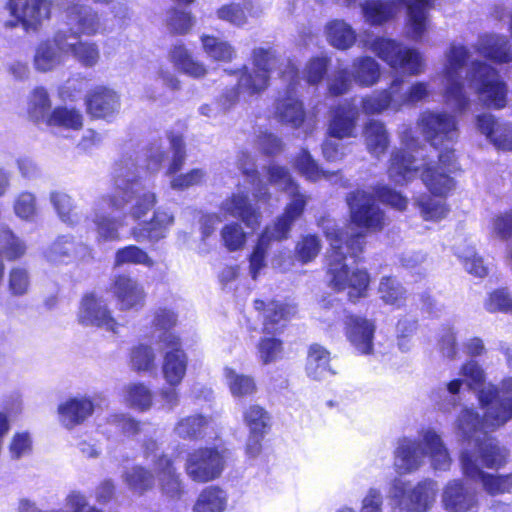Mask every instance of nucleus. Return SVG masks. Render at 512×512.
<instances>
[{
    "mask_svg": "<svg viewBox=\"0 0 512 512\" xmlns=\"http://www.w3.org/2000/svg\"><path fill=\"white\" fill-rule=\"evenodd\" d=\"M433 0H364L360 4L366 23L372 26L391 21L403 5L407 8L406 36L416 42L422 41L431 28L429 9Z\"/></svg>",
    "mask_w": 512,
    "mask_h": 512,
    "instance_id": "nucleus-3",
    "label": "nucleus"
},
{
    "mask_svg": "<svg viewBox=\"0 0 512 512\" xmlns=\"http://www.w3.org/2000/svg\"><path fill=\"white\" fill-rule=\"evenodd\" d=\"M404 83L400 77L395 78L388 89L374 91L361 101V108L366 115H378L387 109L400 110L397 100L400 86Z\"/></svg>",
    "mask_w": 512,
    "mask_h": 512,
    "instance_id": "nucleus-34",
    "label": "nucleus"
},
{
    "mask_svg": "<svg viewBox=\"0 0 512 512\" xmlns=\"http://www.w3.org/2000/svg\"><path fill=\"white\" fill-rule=\"evenodd\" d=\"M246 426L251 434H265L269 428L270 416L268 412L259 405H250L243 413Z\"/></svg>",
    "mask_w": 512,
    "mask_h": 512,
    "instance_id": "nucleus-62",
    "label": "nucleus"
},
{
    "mask_svg": "<svg viewBox=\"0 0 512 512\" xmlns=\"http://www.w3.org/2000/svg\"><path fill=\"white\" fill-rule=\"evenodd\" d=\"M287 194L290 201L283 215L277 219L274 225L267 227V229H272V234L276 239L287 238L291 226L302 215L309 200L306 194L299 191V187L295 188V191H289Z\"/></svg>",
    "mask_w": 512,
    "mask_h": 512,
    "instance_id": "nucleus-35",
    "label": "nucleus"
},
{
    "mask_svg": "<svg viewBox=\"0 0 512 512\" xmlns=\"http://www.w3.org/2000/svg\"><path fill=\"white\" fill-rule=\"evenodd\" d=\"M169 59L177 70L193 78H203L207 74L206 66L196 60L182 42H177L172 46Z\"/></svg>",
    "mask_w": 512,
    "mask_h": 512,
    "instance_id": "nucleus-40",
    "label": "nucleus"
},
{
    "mask_svg": "<svg viewBox=\"0 0 512 512\" xmlns=\"http://www.w3.org/2000/svg\"><path fill=\"white\" fill-rule=\"evenodd\" d=\"M50 201L59 218L64 223L75 225L79 222V214L76 211L72 198L68 194L60 191H53L50 193Z\"/></svg>",
    "mask_w": 512,
    "mask_h": 512,
    "instance_id": "nucleus-57",
    "label": "nucleus"
},
{
    "mask_svg": "<svg viewBox=\"0 0 512 512\" xmlns=\"http://www.w3.org/2000/svg\"><path fill=\"white\" fill-rule=\"evenodd\" d=\"M95 410L94 398L89 395L70 397L58 406L59 420L67 429L84 423Z\"/></svg>",
    "mask_w": 512,
    "mask_h": 512,
    "instance_id": "nucleus-26",
    "label": "nucleus"
},
{
    "mask_svg": "<svg viewBox=\"0 0 512 512\" xmlns=\"http://www.w3.org/2000/svg\"><path fill=\"white\" fill-rule=\"evenodd\" d=\"M283 342L275 336H264L257 344L258 358L264 365L276 362L283 354Z\"/></svg>",
    "mask_w": 512,
    "mask_h": 512,
    "instance_id": "nucleus-63",
    "label": "nucleus"
},
{
    "mask_svg": "<svg viewBox=\"0 0 512 512\" xmlns=\"http://www.w3.org/2000/svg\"><path fill=\"white\" fill-rule=\"evenodd\" d=\"M227 503V495L217 486H209L201 491L194 507V512H223Z\"/></svg>",
    "mask_w": 512,
    "mask_h": 512,
    "instance_id": "nucleus-50",
    "label": "nucleus"
},
{
    "mask_svg": "<svg viewBox=\"0 0 512 512\" xmlns=\"http://www.w3.org/2000/svg\"><path fill=\"white\" fill-rule=\"evenodd\" d=\"M363 138L367 151L376 158L384 155L390 144L389 134L384 123L375 119L365 123Z\"/></svg>",
    "mask_w": 512,
    "mask_h": 512,
    "instance_id": "nucleus-41",
    "label": "nucleus"
},
{
    "mask_svg": "<svg viewBox=\"0 0 512 512\" xmlns=\"http://www.w3.org/2000/svg\"><path fill=\"white\" fill-rule=\"evenodd\" d=\"M378 293L386 304L400 307L404 303L406 291L395 278L382 277Z\"/></svg>",
    "mask_w": 512,
    "mask_h": 512,
    "instance_id": "nucleus-60",
    "label": "nucleus"
},
{
    "mask_svg": "<svg viewBox=\"0 0 512 512\" xmlns=\"http://www.w3.org/2000/svg\"><path fill=\"white\" fill-rule=\"evenodd\" d=\"M475 48L482 56L498 63L512 61L508 40L505 36L485 34L479 37Z\"/></svg>",
    "mask_w": 512,
    "mask_h": 512,
    "instance_id": "nucleus-39",
    "label": "nucleus"
},
{
    "mask_svg": "<svg viewBox=\"0 0 512 512\" xmlns=\"http://www.w3.org/2000/svg\"><path fill=\"white\" fill-rule=\"evenodd\" d=\"M251 58L253 67L259 72H265L269 78L280 60L279 54L272 46L254 48Z\"/></svg>",
    "mask_w": 512,
    "mask_h": 512,
    "instance_id": "nucleus-61",
    "label": "nucleus"
},
{
    "mask_svg": "<svg viewBox=\"0 0 512 512\" xmlns=\"http://www.w3.org/2000/svg\"><path fill=\"white\" fill-rule=\"evenodd\" d=\"M109 206L108 195L99 199L94 208L92 221L99 242L120 240L119 229L124 226V217H112L106 213Z\"/></svg>",
    "mask_w": 512,
    "mask_h": 512,
    "instance_id": "nucleus-31",
    "label": "nucleus"
},
{
    "mask_svg": "<svg viewBox=\"0 0 512 512\" xmlns=\"http://www.w3.org/2000/svg\"><path fill=\"white\" fill-rule=\"evenodd\" d=\"M228 460V451L216 447H201L187 455L185 470L194 482L205 483L217 479Z\"/></svg>",
    "mask_w": 512,
    "mask_h": 512,
    "instance_id": "nucleus-12",
    "label": "nucleus"
},
{
    "mask_svg": "<svg viewBox=\"0 0 512 512\" xmlns=\"http://www.w3.org/2000/svg\"><path fill=\"white\" fill-rule=\"evenodd\" d=\"M160 349L164 351L162 374L168 385L177 387L187 371L188 357L181 348L180 338L174 333L165 332L160 337Z\"/></svg>",
    "mask_w": 512,
    "mask_h": 512,
    "instance_id": "nucleus-17",
    "label": "nucleus"
},
{
    "mask_svg": "<svg viewBox=\"0 0 512 512\" xmlns=\"http://www.w3.org/2000/svg\"><path fill=\"white\" fill-rule=\"evenodd\" d=\"M156 355L152 347L139 345L131 351L130 363L137 372H150L155 369Z\"/></svg>",
    "mask_w": 512,
    "mask_h": 512,
    "instance_id": "nucleus-64",
    "label": "nucleus"
},
{
    "mask_svg": "<svg viewBox=\"0 0 512 512\" xmlns=\"http://www.w3.org/2000/svg\"><path fill=\"white\" fill-rule=\"evenodd\" d=\"M381 78L380 64L370 56H361L353 60L351 71L340 69L329 80L328 88L334 96L343 95L352 88V82L360 87L376 85Z\"/></svg>",
    "mask_w": 512,
    "mask_h": 512,
    "instance_id": "nucleus-10",
    "label": "nucleus"
},
{
    "mask_svg": "<svg viewBox=\"0 0 512 512\" xmlns=\"http://www.w3.org/2000/svg\"><path fill=\"white\" fill-rule=\"evenodd\" d=\"M154 470L162 495L170 500L180 499L184 494V487L172 459L160 455L154 462Z\"/></svg>",
    "mask_w": 512,
    "mask_h": 512,
    "instance_id": "nucleus-30",
    "label": "nucleus"
},
{
    "mask_svg": "<svg viewBox=\"0 0 512 512\" xmlns=\"http://www.w3.org/2000/svg\"><path fill=\"white\" fill-rule=\"evenodd\" d=\"M319 225L329 242L326 253V276L330 287L341 291L349 289L351 301L364 297L369 285V276L363 270H351L347 263L350 258H358L363 252L365 241L361 232L348 234L338 228L335 221L323 218Z\"/></svg>",
    "mask_w": 512,
    "mask_h": 512,
    "instance_id": "nucleus-1",
    "label": "nucleus"
},
{
    "mask_svg": "<svg viewBox=\"0 0 512 512\" xmlns=\"http://www.w3.org/2000/svg\"><path fill=\"white\" fill-rule=\"evenodd\" d=\"M478 400L484 410L482 418L473 409L464 408L455 421L456 434L474 445L462 452L470 451L477 456L479 446L493 439L487 437V433L499 429L512 419V377L503 379L499 386L489 385L481 389Z\"/></svg>",
    "mask_w": 512,
    "mask_h": 512,
    "instance_id": "nucleus-2",
    "label": "nucleus"
},
{
    "mask_svg": "<svg viewBox=\"0 0 512 512\" xmlns=\"http://www.w3.org/2000/svg\"><path fill=\"white\" fill-rule=\"evenodd\" d=\"M84 118L82 113L72 107L58 106L47 118L46 125L59 131H78L82 129Z\"/></svg>",
    "mask_w": 512,
    "mask_h": 512,
    "instance_id": "nucleus-43",
    "label": "nucleus"
},
{
    "mask_svg": "<svg viewBox=\"0 0 512 512\" xmlns=\"http://www.w3.org/2000/svg\"><path fill=\"white\" fill-rule=\"evenodd\" d=\"M237 88L244 95L254 96L263 93L269 86L270 78L265 72H259L256 68L249 69L243 66L239 72Z\"/></svg>",
    "mask_w": 512,
    "mask_h": 512,
    "instance_id": "nucleus-45",
    "label": "nucleus"
},
{
    "mask_svg": "<svg viewBox=\"0 0 512 512\" xmlns=\"http://www.w3.org/2000/svg\"><path fill=\"white\" fill-rule=\"evenodd\" d=\"M437 159H423L420 178L433 195L446 196L455 187L454 178L451 176L456 169L454 151H441L437 154Z\"/></svg>",
    "mask_w": 512,
    "mask_h": 512,
    "instance_id": "nucleus-13",
    "label": "nucleus"
},
{
    "mask_svg": "<svg viewBox=\"0 0 512 512\" xmlns=\"http://www.w3.org/2000/svg\"><path fill=\"white\" fill-rule=\"evenodd\" d=\"M418 126L425 139L435 149L452 150L459 137L458 122L447 112L426 111L418 119Z\"/></svg>",
    "mask_w": 512,
    "mask_h": 512,
    "instance_id": "nucleus-11",
    "label": "nucleus"
},
{
    "mask_svg": "<svg viewBox=\"0 0 512 512\" xmlns=\"http://www.w3.org/2000/svg\"><path fill=\"white\" fill-rule=\"evenodd\" d=\"M51 111V100L47 90L43 87L34 88L28 97L29 118L36 123L46 124Z\"/></svg>",
    "mask_w": 512,
    "mask_h": 512,
    "instance_id": "nucleus-49",
    "label": "nucleus"
},
{
    "mask_svg": "<svg viewBox=\"0 0 512 512\" xmlns=\"http://www.w3.org/2000/svg\"><path fill=\"white\" fill-rule=\"evenodd\" d=\"M402 142L405 145V149L393 152L390 159V165L388 169L389 178L396 184L403 185L413 180L422 168L423 159L426 161L433 160L432 158H426L422 155L420 150H416V155H413L411 151L414 150L416 141L411 138L408 140V136L405 134L402 137Z\"/></svg>",
    "mask_w": 512,
    "mask_h": 512,
    "instance_id": "nucleus-16",
    "label": "nucleus"
},
{
    "mask_svg": "<svg viewBox=\"0 0 512 512\" xmlns=\"http://www.w3.org/2000/svg\"><path fill=\"white\" fill-rule=\"evenodd\" d=\"M282 76L284 80L289 81V85L284 94L276 100L275 116L281 123L299 128L305 120L303 103L298 99L295 91L296 84L299 83V70L289 62Z\"/></svg>",
    "mask_w": 512,
    "mask_h": 512,
    "instance_id": "nucleus-15",
    "label": "nucleus"
},
{
    "mask_svg": "<svg viewBox=\"0 0 512 512\" xmlns=\"http://www.w3.org/2000/svg\"><path fill=\"white\" fill-rule=\"evenodd\" d=\"M254 307L262 316L263 332L266 334L281 331L294 313L293 307L278 301L265 303L257 299L254 301Z\"/></svg>",
    "mask_w": 512,
    "mask_h": 512,
    "instance_id": "nucleus-32",
    "label": "nucleus"
},
{
    "mask_svg": "<svg viewBox=\"0 0 512 512\" xmlns=\"http://www.w3.org/2000/svg\"><path fill=\"white\" fill-rule=\"evenodd\" d=\"M112 180L114 194L127 193L128 189L141 185L139 182V166L135 154L122 155L114 164Z\"/></svg>",
    "mask_w": 512,
    "mask_h": 512,
    "instance_id": "nucleus-36",
    "label": "nucleus"
},
{
    "mask_svg": "<svg viewBox=\"0 0 512 512\" xmlns=\"http://www.w3.org/2000/svg\"><path fill=\"white\" fill-rule=\"evenodd\" d=\"M351 222L370 231L382 230L387 224L385 213L376 204L374 196L363 190H356L346 197Z\"/></svg>",
    "mask_w": 512,
    "mask_h": 512,
    "instance_id": "nucleus-14",
    "label": "nucleus"
},
{
    "mask_svg": "<svg viewBox=\"0 0 512 512\" xmlns=\"http://www.w3.org/2000/svg\"><path fill=\"white\" fill-rule=\"evenodd\" d=\"M375 325L373 322L355 315L345 319V334L352 347L362 355H369L374 347Z\"/></svg>",
    "mask_w": 512,
    "mask_h": 512,
    "instance_id": "nucleus-27",
    "label": "nucleus"
},
{
    "mask_svg": "<svg viewBox=\"0 0 512 512\" xmlns=\"http://www.w3.org/2000/svg\"><path fill=\"white\" fill-rule=\"evenodd\" d=\"M26 242L7 227L0 228V258L16 261L25 256Z\"/></svg>",
    "mask_w": 512,
    "mask_h": 512,
    "instance_id": "nucleus-52",
    "label": "nucleus"
},
{
    "mask_svg": "<svg viewBox=\"0 0 512 512\" xmlns=\"http://www.w3.org/2000/svg\"><path fill=\"white\" fill-rule=\"evenodd\" d=\"M224 217L240 219L247 227L254 229L260 224L259 211L249 202L248 196L242 192L233 193L220 206Z\"/></svg>",
    "mask_w": 512,
    "mask_h": 512,
    "instance_id": "nucleus-33",
    "label": "nucleus"
},
{
    "mask_svg": "<svg viewBox=\"0 0 512 512\" xmlns=\"http://www.w3.org/2000/svg\"><path fill=\"white\" fill-rule=\"evenodd\" d=\"M78 319L84 326H95L113 333H117L119 327L108 304L94 294L86 295L82 299Z\"/></svg>",
    "mask_w": 512,
    "mask_h": 512,
    "instance_id": "nucleus-22",
    "label": "nucleus"
},
{
    "mask_svg": "<svg viewBox=\"0 0 512 512\" xmlns=\"http://www.w3.org/2000/svg\"><path fill=\"white\" fill-rule=\"evenodd\" d=\"M415 205L419 208L421 216L426 221H439L445 218L449 212L444 200L435 199L426 194L416 197Z\"/></svg>",
    "mask_w": 512,
    "mask_h": 512,
    "instance_id": "nucleus-56",
    "label": "nucleus"
},
{
    "mask_svg": "<svg viewBox=\"0 0 512 512\" xmlns=\"http://www.w3.org/2000/svg\"><path fill=\"white\" fill-rule=\"evenodd\" d=\"M429 457L435 470L446 471L452 459L441 436L433 429L423 430L420 440L407 437L398 440L394 452V467L399 474H410L417 471Z\"/></svg>",
    "mask_w": 512,
    "mask_h": 512,
    "instance_id": "nucleus-4",
    "label": "nucleus"
},
{
    "mask_svg": "<svg viewBox=\"0 0 512 512\" xmlns=\"http://www.w3.org/2000/svg\"><path fill=\"white\" fill-rule=\"evenodd\" d=\"M469 56V50L458 43H452L445 53L443 98L448 106L460 114L466 112L470 106V99L464 91L462 77Z\"/></svg>",
    "mask_w": 512,
    "mask_h": 512,
    "instance_id": "nucleus-6",
    "label": "nucleus"
},
{
    "mask_svg": "<svg viewBox=\"0 0 512 512\" xmlns=\"http://www.w3.org/2000/svg\"><path fill=\"white\" fill-rule=\"evenodd\" d=\"M272 229H265L262 235L259 238V241L254 248L251 256H250V274L254 280L257 279L260 271L266 266L265 258L266 252L269 246V243L272 240H277L275 236H273Z\"/></svg>",
    "mask_w": 512,
    "mask_h": 512,
    "instance_id": "nucleus-59",
    "label": "nucleus"
},
{
    "mask_svg": "<svg viewBox=\"0 0 512 512\" xmlns=\"http://www.w3.org/2000/svg\"><path fill=\"white\" fill-rule=\"evenodd\" d=\"M43 255L49 263L59 265L83 260L90 255V251L87 245L66 235L55 239Z\"/></svg>",
    "mask_w": 512,
    "mask_h": 512,
    "instance_id": "nucleus-23",
    "label": "nucleus"
},
{
    "mask_svg": "<svg viewBox=\"0 0 512 512\" xmlns=\"http://www.w3.org/2000/svg\"><path fill=\"white\" fill-rule=\"evenodd\" d=\"M108 201L112 210L128 208L127 215L139 221L155 207L157 195L154 191L139 185L128 189L127 193L108 195Z\"/></svg>",
    "mask_w": 512,
    "mask_h": 512,
    "instance_id": "nucleus-18",
    "label": "nucleus"
},
{
    "mask_svg": "<svg viewBox=\"0 0 512 512\" xmlns=\"http://www.w3.org/2000/svg\"><path fill=\"white\" fill-rule=\"evenodd\" d=\"M64 50L56 42V34L53 39L41 42L35 49L33 66L39 72H50L58 68L64 61Z\"/></svg>",
    "mask_w": 512,
    "mask_h": 512,
    "instance_id": "nucleus-38",
    "label": "nucleus"
},
{
    "mask_svg": "<svg viewBox=\"0 0 512 512\" xmlns=\"http://www.w3.org/2000/svg\"><path fill=\"white\" fill-rule=\"evenodd\" d=\"M369 48L394 70H401L411 76L420 75L425 70V60L421 52L396 40L378 37L371 42Z\"/></svg>",
    "mask_w": 512,
    "mask_h": 512,
    "instance_id": "nucleus-9",
    "label": "nucleus"
},
{
    "mask_svg": "<svg viewBox=\"0 0 512 512\" xmlns=\"http://www.w3.org/2000/svg\"><path fill=\"white\" fill-rule=\"evenodd\" d=\"M479 456L470 451L461 452L460 463L463 474L471 480H480L490 495L512 491V473L495 476L483 472V468L498 469L506 463L508 451L496 439H489L479 446Z\"/></svg>",
    "mask_w": 512,
    "mask_h": 512,
    "instance_id": "nucleus-5",
    "label": "nucleus"
},
{
    "mask_svg": "<svg viewBox=\"0 0 512 512\" xmlns=\"http://www.w3.org/2000/svg\"><path fill=\"white\" fill-rule=\"evenodd\" d=\"M294 166L309 181L315 182L320 179L332 181L334 178H338V172H328L320 169L307 150H301L294 161Z\"/></svg>",
    "mask_w": 512,
    "mask_h": 512,
    "instance_id": "nucleus-53",
    "label": "nucleus"
},
{
    "mask_svg": "<svg viewBox=\"0 0 512 512\" xmlns=\"http://www.w3.org/2000/svg\"><path fill=\"white\" fill-rule=\"evenodd\" d=\"M125 264L143 265L150 268L154 266V261L143 249L129 245L118 249L115 253L114 266L120 267Z\"/></svg>",
    "mask_w": 512,
    "mask_h": 512,
    "instance_id": "nucleus-58",
    "label": "nucleus"
},
{
    "mask_svg": "<svg viewBox=\"0 0 512 512\" xmlns=\"http://www.w3.org/2000/svg\"><path fill=\"white\" fill-rule=\"evenodd\" d=\"M58 5L66 23L75 28L78 35L92 36L104 30L100 15L92 7L75 0H59Z\"/></svg>",
    "mask_w": 512,
    "mask_h": 512,
    "instance_id": "nucleus-19",
    "label": "nucleus"
},
{
    "mask_svg": "<svg viewBox=\"0 0 512 512\" xmlns=\"http://www.w3.org/2000/svg\"><path fill=\"white\" fill-rule=\"evenodd\" d=\"M467 80L484 107L499 110L506 106L508 88L493 67L481 61L472 62Z\"/></svg>",
    "mask_w": 512,
    "mask_h": 512,
    "instance_id": "nucleus-7",
    "label": "nucleus"
},
{
    "mask_svg": "<svg viewBox=\"0 0 512 512\" xmlns=\"http://www.w3.org/2000/svg\"><path fill=\"white\" fill-rule=\"evenodd\" d=\"M201 43L204 53L213 61L231 62L237 55L235 48L228 41L220 38L202 35Z\"/></svg>",
    "mask_w": 512,
    "mask_h": 512,
    "instance_id": "nucleus-51",
    "label": "nucleus"
},
{
    "mask_svg": "<svg viewBox=\"0 0 512 512\" xmlns=\"http://www.w3.org/2000/svg\"><path fill=\"white\" fill-rule=\"evenodd\" d=\"M122 396L128 407L141 412L149 410L153 404V393L144 383L137 382L125 385Z\"/></svg>",
    "mask_w": 512,
    "mask_h": 512,
    "instance_id": "nucleus-48",
    "label": "nucleus"
},
{
    "mask_svg": "<svg viewBox=\"0 0 512 512\" xmlns=\"http://www.w3.org/2000/svg\"><path fill=\"white\" fill-rule=\"evenodd\" d=\"M223 375L234 398H245L256 393L257 385L252 376L239 373L230 367L224 368Z\"/></svg>",
    "mask_w": 512,
    "mask_h": 512,
    "instance_id": "nucleus-47",
    "label": "nucleus"
},
{
    "mask_svg": "<svg viewBox=\"0 0 512 512\" xmlns=\"http://www.w3.org/2000/svg\"><path fill=\"white\" fill-rule=\"evenodd\" d=\"M306 374L315 381H321L336 372L330 366V353L322 346H310L306 362Z\"/></svg>",
    "mask_w": 512,
    "mask_h": 512,
    "instance_id": "nucleus-42",
    "label": "nucleus"
},
{
    "mask_svg": "<svg viewBox=\"0 0 512 512\" xmlns=\"http://www.w3.org/2000/svg\"><path fill=\"white\" fill-rule=\"evenodd\" d=\"M122 480L128 489L137 495H143L155 486V475L140 465L127 468L122 474Z\"/></svg>",
    "mask_w": 512,
    "mask_h": 512,
    "instance_id": "nucleus-44",
    "label": "nucleus"
},
{
    "mask_svg": "<svg viewBox=\"0 0 512 512\" xmlns=\"http://www.w3.org/2000/svg\"><path fill=\"white\" fill-rule=\"evenodd\" d=\"M174 223V216L167 210L157 209L150 221H144L133 226L131 237L138 243L158 242L166 236V232Z\"/></svg>",
    "mask_w": 512,
    "mask_h": 512,
    "instance_id": "nucleus-28",
    "label": "nucleus"
},
{
    "mask_svg": "<svg viewBox=\"0 0 512 512\" xmlns=\"http://www.w3.org/2000/svg\"><path fill=\"white\" fill-rule=\"evenodd\" d=\"M359 119V111L354 106L342 105L337 107L329 121L328 134L336 139L355 137Z\"/></svg>",
    "mask_w": 512,
    "mask_h": 512,
    "instance_id": "nucleus-37",
    "label": "nucleus"
},
{
    "mask_svg": "<svg viewBox=\"0 0 512 512\" xmlns=\"http://www.w3.org/2000/svg\"><path fill=\"white\" fill-rule=\"evenodd\" d=\"M441 503L446 512H477V493L460 480H451L443 488Z\"/></svg>",
    "mask_w": 512,
    "mask_h": 512,
    "instance_id": "nucleus-24",
    "label": "nucleus"
},
{
    "mask_svg": "<svg viewBox=\"0 0 512 512\" xmlns=\"http://www.w3.org/2000/svg\"><path fill=\"white\" fill-rule=\"evenodd\" d=\"M56 42L64 50L85 67L95 66L100 58L98 46L93 42L81 41L77 33L71 29L56 32Z\"/></svg>",
    "mask_w": 512,
    "mask_h": 512,
    "instance_id": "nucleus-25",
    "label": "nucleus"
},
{
    "mask_svg": "<svg viewBox=\"0 0 512 512\" xmlns=\"http://www.w3.org/2000/svg\"><path fill=\"white\" fill-rule=\"evenodd\" d=\"M327 41L339 50H347L356 41V32L351 25L344 20H333L325 28Z\"/></svg>",
    "mask_w": 512,
    "mask_h": 512,
    "instance_id": "nucleus-46",
    "label": "nucleus"
},
{
    "mask_svg": "<svg viewBox=\"0 0 512 512\" xmlns=\"http://www.w3.org/2000/svg\"><path fill=\"white\" fill-rule=\"evenodd\" d=\"M209 424V419L203 415L195 414L181 418L174 427V433L188 440L202 438Z\"/></svg>",
    "mask_w": 512,
    "mask_h": 512,
    "instance_id": "nucleus-54",
    "label": "nucleus"
},
{
    "mask_svg": "<svg viewBox=\"0 0 512 512\" xmlns=\"http://www.w3.org/2000/svg\"><path fill=\"white\" fill-rule=\"evenodd\" d=\"M237 165L247 177L252 179L254 197L258 201H266L269 199V189L267 185L258 177L252 156L246 152H242L238 156Z\"/></svg>",
    "mask_w": 512,
    "mask_h": 512,
    "instance_id": "nucleus-55",
    "label": "nucleus"
},
{
    "mask_svg": "<svg viewBox=\"0 0 512 512\" xmlns=\"http://www.w3.org/2000/svg\"><path fill=\"white\" fill-rule=\"evenodd\" d=\"M438 485L431 479L411 485L395 478L389 487L388 498L398 508L406 512H428L435 503Z\"/></svg>",
    "mask_w": 512,
    "mask_h": 512,
    "instance_id": "nucleus-8",
    "label": "nucleus"
},
{
    "mask_svg": "<svg viewBox=\"0 0 512 512\" xmlns=\"http://www.w3.org/2000/svg\"><path fill=\"white\" fill-rule=\"evenodd\" d=\"M111 292L120 311H138L145 305L146 292L143 285L129 275L116 276Z\"/></svg>",
    "mask_w": 512,
    "mask_h": 512,
    "instance_id": "nucleus-21",
    "label": "nucleus"
},
{
    "mask_svg": "<svg viewBox=\"0 0 512 512\" xmlns=\"http://www.w3.org/2000/svg\"><path fill=\"white\" fill-rule=\"evenodd\" d=\"M87 113L94 118H110L120 109V97L112 89L98 86L90 90L85 97Z\"/></svg>",
    "mask_w": 512,
    "mask_h": 512,
    "instance_id": "nucleus-29",
    "label": "nucleus"
},
{
    "mask_svg": "<svg viewBox=\"0 0 512 512\" xmlns=\"http://www.w3.org/2000/svg\"><path fill=\"white\" fill-rule=\"evenodd\" d=\"M7 9L14 18L6 26L22 24L26 29H36L51 15V3L48 0H9Z\"/></svg>",
    "mask_w": 512,
    "mask_h": 512,
    "instance_id": "nucleus-20",
    "label": "nucleus"
}]
</instances>
